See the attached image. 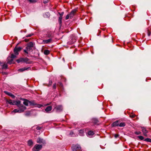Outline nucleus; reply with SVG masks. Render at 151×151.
I'll return each instance as SVG.
<instances>
[{
  "instance_id": "nucleus-30",
  "label": "nucleus",
  "mask_w": 151,
  "mask_h": 151,
  "mask_svg": "<svg viewBox=\"0 0 151 151\" xmlns=\"http://www.w3.org/2000/svg\"><path fill=\"white\" fill-rule=\"evenodd\" d=\"M138 137L141 140H143L144 139V137L142 136H139Z\"/></svg>"
},
{
  "instance_id": "nucleus-6",
  "label": "nucleus",
  "mask_w": 151,
  "mask_h": 151,
  "mask_svg": "<svg viewBox=\"0 0 151 151\" xmlns=\"http://www.w3.org/2000/svg\"><path fill=\"white\" fill-rule=\"evenodd\" d=\"M72 149L73 151H81V148L78 145L73 146L72 147Z\"/></svg>"
},
{
  "instance_id": "nucleus-26",
  "label": "nucleus",
  "mask_w": 151,
  "mask_h": 151,
  "mask_svg": "<svg viewBox=\"0 0 151 151\" xmlns=\"http://www.w3.org/2000/svg\"><path fill=\"white\" fill-rule=\"evenodd\" d=\"M62 17L60 16L58 19V22L60 24H61L62 23Z\"/></svg>"
},
{
  "instance_id": "nucleus-40",
  "label": "nucleus",
  "mask_w": 151,
  "mask_h": 151,
  "mask_svg": "<svg viewBox=\"0 0 151 151\" xmlns=\"http://www.w3.org/2000/svg\"><path fill=\"white\" fill-rule=\"evenodd\" d=\"M147 31L148 35V36H150V31H149V30L148 29L147 30Z\"/></svg>"
},
{
  "instance_id": "nucleus-35",
  "label": "nucleus",
  "mask_w": 151,
  "mask_h": 151,
  "mask_svg": "<svg viewBox=\"0 0 151 151\" xmlns=\"http://www.w3.org/2000/svg\"><path fill=\"white\" fill-rule=\"evenodd\" d=\"M30 3H34L36 2V1L34 0H28Z\"/></svg>"
},
{
  "instance_id": "nucleus-24",
  "label": "nucleus",
  "mask_w": 151,
  "mask_h": 151,
  "mask_svg": "<svg viewBox=\"0 0 151 151\" xmlns=\"http://www.w3.org/2000/svg\"><path fill=\"white\" fill-rule=\"evenodd\" d=\"M52 40V39L51 38L48 39L47 40H43V42L46 43H47L51 42Z\"/></svg>"
},
{
  "instance_id": "nucleus-18",
  "label": "nucleus",
  "mask_w": 151,
  "mask_h": 151,
  "mask_svg": "<svg viewBox=\"0 0 151 151\" xmlns=\"http://www.w3.org/2000/svg\"><path fill=\"white\" fill-rule=\"evenodd\" d=\"M37 142L38 143H44V141L42 139L40 138H38L37 139Z\"/></svg>"
},
{
  "instance_id": "nucleus-9",
  "label": "nucleus",
  "mask_w": 151,
  "mask_h": 151,
  "mask_svg": "<svg viewBox=\"0 0 151 151\" xmlns=\"http://www.w3.org/2000/svg\"><path fill=\"white\" fill-rule=\"evenodd\" d=\"M55 109H56L57 112H60L63 110V107L61 105L57 106L55 108Z\"/></svg>"
},
{
  "instance_id": "nucleus-15",
  "label": "nucleus",
  "mask_w": 151,
  "mask_h": 151,
  "mask_svg": "<svg viewBox=\"0 0 151 151\" xmlns=\"http://www.w3.org/2000/svg\"><path fill=\"white\" fill-rule=\"evenodd\" d=\"M30 69V68L29 67H28V68L25 67L24 68H20V69H19L18 70V71L21 72H22L24 70H27L28 69Z\"/></svg>"
},
{
  "instance_id": "nucleus-4",
  "label": "nucleus",
  "mask_w": 151,
  "mask_h": 151,
  "mask_svg": "<svg viewBox=\"0 0 151 151\" xmlns=\"http://www.w3.org/2000/svg\"><path fill=\"white\" fill-rule=\"evenodd\" d=\"M29 60V59L27 58H20L19 59L17 60L16 61L18 63L20 62H24L27 63H29L28 62Z\"/></svg>"
},
{
  "instance_id": "nucleus-48",
  "label": "nucleus",
  "mask_w": 151,
  "mask_h": 151,
  "mask_svg": "<svg viewBox=\"0 0 151 151\" xmlns=\"http://www.w3.org/2000/svg\"><path fill=\"white\" fill-rule=\"evenodd\" d=\"M49 104H47V105H49Z\"/></svg>"
},
{
  "instance_id": "nucleus-33",
  "label": "nucleus",
  "mask_w": 151,
  "mask_h": 151,
  "mask_svg": "<svg viewBox=\"0 0 151 151\" xmlns=\"http://www.w3.org/2000/svg\"><path fill=\"white\" fill-rule=\"evenodd\" d=\"M16 56L13 54H12L10 57L12 58V59H13L14 58H16Z\"/></svg>"
},
{
  "instance_id": "nucleus-27",
  "label": "nucleus",
  "mask_w": 151,
  "mask_h": 151,
  "mask_svg": "<svg viewBox=\"0 0 151 151\" xmlns=\"http://www.w3.org/2000/svg\"><path fill=\"white\" fill-rule=\"evenodd\" d=\"M50 53V51L47 50H45L44 51V53L46 55H47Z\"/></svg>"
},
{
  "instance_id": "nucleus-39",
  "label": "nucleus",
  "mask_w": 151,
  "mask_h": 151,
  "mask_svg": "<svg viewBox=\"0 0 151 151\" xmlns=\"http://www.w3.org/2000/svg\"><path fill=\"white\" fill-rule=\"evenodd\" d=\"M64 13L63 12H62L61 13H60L59 12V14H60V16L62 17V16L64 14Z\"/></svg>"
},
{
  "instance_id": "nucleus-22",
  "label": "nucleus",
  "mask_w": 151,
  "mask_h": 151,
  "mask_svg": "<svg viewBox=\"0 0 151 151\" xmlns=\"http://www.w3.org/2000/svg\"><path fill=\"white\" fill-rule=\"evenodd\" d=\"M34 45V43L32 42H30L27 44V46H28V47H33Z\"/></svg>"
},
{
  "instance_id": "nucleus-41",
  "label": "nucleus",
  "mask_w": 151,
  "mask_h": 151,
  "mask_svg": "<svg viewBox=\"0 0 151 151\" xmlns=\"http://www.w3.org/2000/svg\"><path fill=\"white\" fill-rule=\"evenodd\" d=\"M41 129V127L38 126H37L36 127V129L37 130H40Z\"/></svg>"
},
{
  "instance_id": "nucleus-45",
  "label": "nucleus",
  "mask_w": 151,
  "mask_h": 151,
  "mask_svg": "<svg viewBox=\"0 0 151 151\" xmlns=\"http://www.w3.org/2000/svg\"><path fill=\"white\" fill-rule=\"evenodd\" d=\"M2 73L3 75L4 74H6V73L5 72H2Z\"/></svg>"
},
{
  "instance_id": "nucleus-32",
  "label": "nucleus",
  "mask_w": 151,
  "mask_h": 151,
  "mask_svg": "<svg viewBox=\"0 0 151 151\" xmlns=\"http://www.w3.org/2000/svg\"><path fill=\"white\" fill-rule=\"evenodd\" d=\"M52 87H53V89H56V83H55L53 84Z\"/></svg>"
},
{
  "instance_id": "nucleus-7",
  "label": "nucleus",
  "mask_w": 151,
  "mask_h": 151,
  "mask_svg": "<svg viewBox=\"0 0 151 151\" xmlns=\"http://www.w3.org/2000/svg\"><path fill=\"white\" fill-rule=\"evenodd\" d=\"M141 128L142 131L145 137H147L148 136L147 133L149 132V131L145 127H142Z\"/></svg>"
},
{
  "instance_id": "nucleus-3",
  "label": "nucleus",
  "mask_w": 151,
  "mask_h": 151,
  "mask_svg": "<svg viewBox=\"0 0 151 151\" xmlns=\"http://www.w3.org/2000/svg\"><path fill=\"white\" fill-rule=\"evenodd\" d=\"M6 102L11 105H17L18 106H19L21 105H20L21 101H13L11 99L9 100H6Z\"/></svg>"
},
{
  "instance_id": "nucleus-42",
  "label": "nucleus",
  "mask_w": 151,
  "mask_h": 151,
  "mask_svg": "<svg viewBox=\"0 0 151 151\" xmlns=\"http://www.w3.org/2000/svg\"><path fill=\"white\" fill-rule=\"evenodd\" d=\"M118 136H119V135L117 134H114V137L116 138L117 137H118Z\"/></svg>"
},
{
  "instance_id": "nucleus-21",
  "label": "nucleus",
  "mask_w": 151,
  "mask_h": 151,
  "mask_svg": "<svg viewBox=\"0 0 151 151\" xmlns=\"http://www.w3.org/2000/svg\"><path fill=\"white\" fill-rule=\"evenodd\" d=\"M27 143L29 146H32L33 144V142L31 139H30L28 141Z\"/></svg>"
},
{
  "instance_id": "nucleus-28",
  "label": "nucleus",
  "mask_w": 151,
  "mask_h": 151,
  "mask_svg": "<svg viewBox=\"0 0 151 151\" xmlns=\"http://www.w3.org/2000/svg\"><path fill=\"white\" fill-rule=\"evenodd\" d=\"M144 141H146V142H151V139H150V138H147L145 139L144 140Z\"/></svg>"
},
{
  "instance_id": "nucleus-29",
  "label": "nucleus",
  "mask_w": 151,
  "mask_h": 151,
  "mask_svg": "<svg viewBox=\"0 0 151 151\" xmlns=\"http://www.w3.org/2000/svg\"><path fill=\"white\" fill-rule=\"evenodd\" d=\"M129 116L132 118H133L136 116V115L134 114H132L130 115Z\"/></svg>"
},
{
  "instance_id": "nucleus-17",
  "label": "nucleus",
  "mask_w": 151,
  "mask_h": 151,
  "mask_svg": "<svg viewBox=\"0 0 151 151\" xmlns=\"http://www.w3.org/2000/svg\"><path fill=\"white\" fill-rule=\"evenodd\" d=\"M52 109V107L51 106H48L45 109V111L47 112H48L51 110Z\"/></svg>"
},
{
  "instance_id": "nucleus-20",
  "label": "nucleus",
  "mask_w": 151,
  "mask_h": 151,
  "mask_svg": "<svg viewBox=\"0 0 151 151\" xmlns=\"http://www.w3.org/2000/svg\"><path fill=\"white\" fill-rule=\"evenodd\" d=\"M29 103V101L26 99H24V101L23 102L24 104L27 106L28 105Z\"/></svg>"
},
{
  "instance_id": "nucleus-10",
  "label": "nucleus",
  "mask_w": 151,
  "mask_h": 151,
  "mask_svg": "<svg viewBox=\"0 0 151 151\" xmlns=\"http://www.w3.org/2000/svg\"><path fill=\"white\" fill-rule=\"evenodd\" d=\"M29 104L30 105H32V106H35V105H37L36 106H37L39 108H40V107H41V106H42V105H41L37 104H36V103L33 101H29Z\"/></svg>"
},
{
  "instance_id": "nucleus-11",
  "label": "nucleus",
  "mask_w": 151,
  "mask_h": 151,
  "mask_svg": "<svg viewBox=\"0 0 151 151\" xmlns=\"http://www.w3.org/2000/svg\"><path fill=\"white\" fill-rule=\"evenodd\" d=\"M120 121H116L112 124V127L119 126Z\"/></svg>"
},
{
  "instance_id": "nucleus-47",
  "label": "nucleus",
  "mask_w": 151,
  "mask_h": 151,
  "mask_svg": "<svg viewBox=\"0 0 151 151\" xmlns=\"http://www.w3.org/2000/svg\"><path fill=\"white\" fill-rule=\"evenodd\" d=\"M25 40L26 42H28V40L27 39H25Z\"/></svg>"
},
{
  "instance_id": "nucleus-31",
  "label": "nucleus",
  "mask_w": 151,
  "mask_h": 151,
  "mask_svg": "<svg viewBox=\"0 0 151 151\" xmlns=\"http://www.w3.org/2000/svg\"><path fill=\"white\" fill-rule=\"evenodd\" d=\"M134 133L137 135H139L140 134L141 132L140 131H136Z\"/></svg>"
},
{
  "instance_id": "nucleus-16",
  "label": "nucleus",
  "mask_w": 151,
  "mask_h": 151,
  "mask_svg": "<svg viewBox=\"0 0 151 151\" xmlns=\"http://www.w3.org/2000/svg\"><path fill=\"white\" fill-rule=\"evenodd\" d=\"M92 122L94 124H97L99 122L98 120L96 118H93L92 119Z\"/></svg>"
},
{
  "instance_id": "nucleus-38",
  "label": "nucleus",
  "mask_w": 151,
  "mask_h": 151,
  "mask_svg": "<svg viewBox=\"0 0 151 151\" xmlns=\"http://www.w3.org/2000/svg\"><path fill=\"white\" fill-rule=\"evenodd\" d=\"M58 85H59V86L60 87H62L63 86V84L62 83L60 82H59L58 83Z\"/></svg>"
},
{
  "instance_id": "nucleus-12",
  "label": "nucleus",
  "mask_w": 151,
  "mask_h": 151,
  "mask_svg": "<svg viewBox=\"0 0 151 151\" xmlns=\"http://www.w3.org/2000/svg\"><path fill=\"white\" fill-rule=\"evenodd\" d=\"M7 63L9 64H11L12 63H13V59L10 57H9L7 58Z\"/></svg>"
},
{
  "instance_id": "nucleus-46",
  "label": "nucleus",
  "mask_w": 151,
  "mask_h": 151,
  "mask_svg": "<svg viewBox=\"0 0 151 151\" xmlns=\"http://www.w3.org/2000/svg\"><path fill=\"white\" fill-rule=\"evenodd\" d=\"M52 83V81H49V83H50V84H51Z\"/></svg>"
},
{
  "instance_id": "nucleus-36",
  "label": "nucleus",
  "mask_w": 151,
  "mask_h": 151,
  "mask_svg": "<svg viewBox=\"0 0 151 151\" xmlns=\"http://www.w3.org/2000/svg\"><path fill=\"white\" fill-rule=\"evenodd\" d=\"M47 36L48 37H52V34L51 33L48 34L47 35Z\"/></svg>"
},
{
  "instance_id": "nucleus-34",
  "label": "nucleus",
  "mask_w": 151,
  "mask_h": 151,
  "mask_svg": "<svg viewBox=\"0 0 151 151\" xmlns=\"http://www.w3.org/2000/svg\"><path fill=\"white\" fill-rule=\"evenodd\" d=\"M31 47H28V46H27V47H26V49H27V51H30L31 49Z\"/></svg>"
},
{
  "instance_id": "nucleus-14",
  "label": "nucleus",
  "mask_w": 151,
  "mask_h": 151,
  "mask_svg": "<svg viewBox=\"0 0 151 151\" xmlns=\"http://www.w3.org/2000/svg\"><path fill=\"white\" fill-rule=\"evenodd\" d=\"M4 93H5L7 95H8L10 96L13 99H14L15 98V96L13 95L11 93L8 92L7 91H4Z\"/></svg>"
},
{
  "instance_id": "nucleus-43",
  "label": "nucleus",
  "mask_w": 151,
  "mask_h": 151,
  "mask_svg": "<svg viewBox=\"0 0 151 151\" xmlns=\"http://www.w3.org/2000/svg\"><path fill=\"white\" fill-rule=\"evenodd\" d=\"M27 50H24V51L27 54H28V52H27Z\"/></svg>"
},
{
  "instance_id": "nucleus-23",
  "label": "nucleus",
  "mask_w": 151,
  "mask_h": 151,
  "mask_svg": "<svg viewBox=\"0 0 151 151\" xmlns=\"http://www.w3.org/2000/svg\"><path fill=\"white\" fill-rule=\"evenodd\" d=\"M125 125V124L124 122H121L120 121L119 122V127H124Z\"/></svg>"
},
{
  "instance_id": "nucleus-19",
  "label": "nucleus",
  "mask_w": 151,
  "mask_h": 151,
  "mask_svg": "<svg viewBox=\"0 0 151 151\" xmlns=\"http://www.w3.org/2000/svg\"><path fill=\"white\" fill-rule=\"evenodd\" d=\"M84 129H81L79 131V134L80 136H83L84 133Z\"/></svg>"
},
{
  "instance_id": "nucleus-1",
  "label": "nucleus",
  "mask_w": 151,
  "mask_h": 151,
  "mask_svg": "<svg viewBox=\"0 0 151 151\" xmlns=\"http://www.w3.org/2000/svg\"><path fill=\"white\" fill-rule=\"evenodd\" d=\"M19 106H18L19 108L17 109H14L13 111V112L14 113H21L23 112L26 109V108L25 106H23V105L21 104Z\"/></svg>"
},
{
  "instance_id": "nucleus-5",
  "label": "nucleus",
  "mask_w": 151,
  "mask_h": 151,
  "mask_svg": "<svg viewBox=\"0 0 151 151\" xmlns=\"http://www.w3.org/2000/svg\"><path fill=\"white\" fill-rule=\"evenodd\" d=\"M42 147V145L36 144L32 149V151H39Z\"/></svg>"
},
{
  "instance_id": "nucleus-8",
  "label": "nucleus",
  "mask_w": 151,
  "mask_h": 151,
  "mask_svg": "<svg viewBox=\"0 0 151 151\" xmlns=\"http://www.w3.org/2000/svg\"><path fill=\"white\" fill-rule=\"evenodd\" d=\"M22 49V48L21 47H16L14 50V51L15 54L16 55H18L19 52H20Z\"/></svg>"
},
{
  "instance_id": "nucleus-2",
  "label": "nucleus",
  "mask_w": 151,
  "mask_h": 151,
  "mask_svg": "<svg viewBox=\"0 0 151 151\" xmlns=\"http://www.w3.org/2000/svg\"><path fill=\"white\" fill-rule=\"evenodd\" d=\"M77 11L76 9L73 10L69 14L66 15L65 18V19L67 20L69 19H71L73 18L76 14Z\"/></svg>"
},
{
  "instance_id": "nucleus-25",
  "label": "nucleus",
  "mask_w": 151,
  "mask_h": 151,
  "mask_svg": "<svg viewBox=\"0 0 151 151\" xmlns=\"http://www.w3.org/2000/svg\"><path fill=\"white\" fill-rule=\"evenodd\" d=\"M94 134V132L92 131H89L88 133V135L90 136L93 135Z\"/></svg>"
},
{
  "instance_id": "nucleus-44",
  "label": "nucleus",
  "mask_w": 151,
  "mask_h": 151,
  "mask_svg": "<svg viewBox=\"0 0 151 151\" xmlns=\"http://www.w3.org/2000/svg\"><path fill=\"white\" fill-rule=\"evenodd\" d=\"M73 134V132H71L70 133V134L71 136Z\"/></svg>"
},
{
  "instance_id": "nucleus-13",
  "label": "nucleus",
  "mask_w": 151,
  "mask_h": 151,
  "mask_svg": "<svg viewBox=\"0 0 151 151\" xmlns=\"http://www.w3.org/2000/svg\"><path fill=\"white\" fill-rule=\"evenodd\" d=\"M0 65L2 67L3 69H6L7 68V65L5 63H1L0 62Z\"/></svg>"
},
{
  "instance_id": "nucleus-37",
  "label": "nucleus",
  "mask_w": 151,
  "mask_h": 151,
  "mask_svg": "<svg viewBox=\"0 0 151 151\" xmlns=\"http://www.w3.org/2000/svg\"><path fill=\"white\" fill-rule=\"evenodd\" d=\"M33 35V34H29L27 35L26 36V37H31Z\"/></svg>"
}]
</instances>
